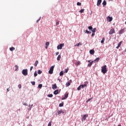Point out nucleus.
Masks as SVG:
<instances>
[{
	"label": "nucleus",
	"instance_id": "nucleus-1",
	"mask_svg": "<svg viewBox=\"0 0 126 126\" xmlns=\"http://www.w3.org/2000/svg\"><path fill=\"white\" fill-rule=\"evenodd\" d=\"M108 71V69H107V65H104L101 67V72L105 74Z\"/></svg>",
	"mask_w": 126,
	"mask_h": 126
},
{
	"label": "nucleus",
	"instance_id": "nucleus-2",
	"mask_svg": "<svg viewBox=\"0 0 126 126\" xmlns=\"http://www.w3.org/2000/svg\"><path fill=\"white\" fill-rule=\"evenodd\" d=\"M54 68H55V65L52 66L50 67V70L48 71L49 74H53L54 72Z\"/></svg>",
	"mask_w": 126,
	"mask_h": 126
},
{
	"label": "nucleus",
	"instance_id": "nucleus-3",
	"mask_svg": "<svg viewBox=\"0 0 126 126\" xmlns=\"http://www.w3.org/2000/svg\"><path fill=\"white\" fill-rule=\"evenodd\" d=\"M22 74H23V75H25V76H26V75H28V70H27V69H23L22 70Z\"/></svg>",
	"mask_w": 126,
	"mask_h": 126
},
{
	"label": "nucleus",
	"instance_id": "nucleus-4",
	"mask_svg": "<svg viewBox=\"0 0 126 126\" xmlns=\"http://www.w3.org/2000/svg\"><path fill=\"white\" fill-rule=\"evenodd\" d=\"M64 43H61L57 46V49L62 50V49H63V47H64Z\"/></svg>",
	"mask_w": 126,
	"mask_h": 126
},
{
	"label": "nucleus",
	"instance_id": "nucleus-5",
	"mask_svg": "<svg viewBox=\"0 0 126 126\" xmlns=\"http://www.w3.org/2000/svg\"><path fill=\"white\" fill-rule=\"evenodd\" d=\"M114 33H116V32H115V29L114 28L110 30V31L109 32V35H112V34H114Z\"/></svg>",
	"mask_w": 126,
	"mask_h": 126
},
{
	"label": "nucleus",
	"instance_id": "nucleus-6",
	"mask_svg": "<svg viewBox=\"0 0 126 126\" xmlns=\"http://www.w3.org/2000/svg\"><path fill=\"white\" fill-rule=\"evenodd\" d=\"M106 19H107V21H109V22H111L113 20V17H110V16H108L107 17Z\"/></svg>",
	"mask_w": 126,
	"mask_h": 126
},
{
	"label": "nucleus",
	"instance_id": "nucleus-7",
	"mask_svg": "<svg viewBox=\"0 0 126 126\" xmlns=\"http://www.w3.org/2000/svg\"><path fill=\"white\" fill-rule=\"evenodd\" d=\"M68 97V93H65L64 95V97L62 98V100H65Z\"/></svg>",
	"mask_w": 126,
	"mask_h": 126
},
{
	"label": "nucleus",
	"instance_id": "nucleus-8",
	"mask_svg": "<svg viewBox=\"0 0 126 126\" xmlns=\"http://www.w3.org/2000/svg\"><path fill=\"white\" fill-rule=\"evenodd\" d=\"M87 82H85V84L81 85V88H84V87H87Z\"/></svg>",
	"mask_w": 126,
	"mask_h": 126
},
{
	"label": "nucleus",
	"instance_id": "nucleus-9",
	"mask_svg": "<svg viewBox=\"0 0 126 126\" xmlns=\"http://www.w3.org/2000/svg\"><path fill=\"white\" fill-rule=\"evenodd\" d=\"M101 2H102V0H97V6H100V5H101Z\"/></svg>",
	"mask_w": 126,
	"mask_h": 126
},
{
	"label": "nucleus",
	"instance_id": "nucleus-10",
	"mask_svg": "<svg viewBox=\"0 0 126 126\" xmlns=\"http://www.w3.org/2000/svg\"><path fill=\"white\" fill-rule=\"evenodd\" d=\"M88 117V114H85L83 115V119L84 121H85L86 120V118Z\"/></svg>",
	"mask_w": 126,
	"mask_h": 126
},
{
	"label": "nucleus",
	"instance_id": "nucleus-11",
	"mask_svg": "<svg viewBox=\"0 0 126 126\" xmlns=\"http://www.w3.org/2000/svg\"><path fill=\"white\" fill-rule=\"evenodd\" d=\"M58 88V86H57V84H55L52 86V89L55 90Z\"/></svg>",
	"mask_w": 126,
	"mask_h": 126
},
{
	"label": "nucleus",
	"instance_id": "nucleus-12",
	"mask_svg": "<svg viewBox=\"0 0 126 126\" xmlns=\"http://www.w3.org/2000/svg\"><path fill=\"white\" fill-rule=\"evenodd\" d=\"M82 43L79 42L78 43L74 45V47H79V46H82Z\"/></svg>",
	"mask_w": 126,
	"mask_h": 126
},
{
	"label": "nucleus",
	"instance_id": "nucleus-13",
	"mask_svg": "<svg viewBox=\"0 0 126 126\" xmlns=\"http://www.w3.org/2000/svg\"><path fill=\"white\" fill-rule=\"evenodd\" d=\"M90 54H91V55H94V54H95V51H94V50H91L90 51Z\"/></svg>",
	"mask_w": 126,
	"mask_h": 126
},
{
	"label": "nucleus",
	"instance_id": "nucleus-14",
	"mask_svg": "<svg viewBox=\"0 0 126 126\" xmlns=\"http://www.w3.org/2000/svg\"><path fill=\"white\" fill-rule=\"evenodd\" d=\"M125 32V29H122L119 32V34H123Z\"/></svg>",
	"mask_w": 126,
	"mask_h": 126
},
{
	"label": "nucleus",
	"instance_id": "nucleus-15",
	"mask_svg": "<svg viewBox=\"0 0 126 126\" xmlns=\"http://www.w3.org/2000/svg\"><path fill=\"white\" fill-rule=\"evenodd\" d=\"M81 63L80 62V61H78L77 62L75 63V65L76 66H78L80 65V64Z\"/></svg>",
	"mask_w": 126,
	"mask_h": 126
},
{
	"label": "nucleus",
	"instance_id": "nucleus-16",
	"mask_svg": "<svg viewBox=\"0 0 126 126\" xmlns=\"http://www.w3.org/2000/svg\"><path fill=\"white\" fill-rule=\"evenodd\" d=\"M54 94L55 95H57L58 94H59V90H56L54 92Z\"/></svg>",
	"mask_w": 126,
	"mask_h": 126
},
{
	"label": "nucleus",
	"instance_id": "nucleus-17",
	"mask_svg": "<svg viewBox=\"0 0 126 126\" xmlns=\"http://www.w3.org/2000/svg\"><path fill=\"white\" fill-rule=\"evenodd\" d=\"M121 45H122V41H120L118 44V46L116 47V49H119L120 47H121Z\"/></svg>",
	"mask_w": 126,
	"mask_h": 126
},
{
	"label": "nucleus",
	"instance_id": "nucleus-18",
	"mask_svg": "<svg viewBox=\"0 0 126 126\" xmlns=\"http://www.w3.org/2000/svg\"><path fill=\"white\" fill-rule=\"evenodd\" d=\"M61 59H62V56H61V55H58L57 57V61H61Z\"/></svg>",
	"mask_w": 126,
	"mask_h": 126
},
{
	"label": "nucleus",
	"instance_id": "nucleus-19",
	"mask_svg": "<svg viewBox=\"0 0 126 126\" xmlns=\"http://www.w3.org/2000/svg\"><path fill=\"white\" fill-rule=\"evenodd\" d=\"M9 50L11 51H14V50H15V48L12 47L9 48Z\"/></svg>",
	"mask_w": 126,
	"mask_h": 126
},
{
	"label": "nucleus",
	"instance_id": "nucleus-20",
	"mask_svg": "<svg viewBox=\"0 0 126 126\" xmlns=\"http://www.w3.org/2000/svg\"><path fill=\"white\" fill-rule=\"evenodd\" d=\"M98 61H100V58H97L96 59L94 60V62H95V63H98Z\"/></svg>",
	"mask_w": 126,
	"mask_h": 126
},
{
	"label": "nucleus",
	"instance_id": "nucleus-21",
	"mask_svg": "<svg viewBox=\"0 0 126 126\" xmlns=\"http://www.w3.org/2000/svg\"><path fill=\"white\" fill-rule=\"evenodd\" d=\"M102 4L103 6H105L107 4V2H106V0H104L102 2Z\"/></svg>",
	"mask_w": 126,
	"mask_h": 126
},
{
	"label": "nucleus",
	"instance_id": "nucleus-22",
	"mask_svg": "<svg viewBox=\"0 0 126 126\" xmlns=\"http://www.w3.org/2000/svg\"><path fill=\"white\" fill-rule=\"evenodd\" d=\"M70 85V82H68L66 83V87H68Z\"/></svg>",
	"mask_w": 126,
	"mask_h": 126
},
{
	"label": "nucleus",
	"instance_id": "nucleus-23",
	"mask_svg": "<svg viewBox=\"0 0 126 126\" xmlns=\"http://www.w3.org/2000/svg\"><path fill=\"white\" fill-rule=\"evenodd\" d=\"M63 71H61L60 73V76H63Z\"/></svg>",
	"mask_w": 126,
	"mask_h": 126
},
{
	"label": "nucleus",
	"instance_id": "nucleus-24",
	"mask_svg": "<svg viewBox=\"0 0 126 126\" xmlns=\"http://www.w3.org/2000/svg\"><path fill=\"white\" fill-rule=\"evenodd\" d=\"M39 63V62L38 61H36L34 63V66H37V64Z\"/></svg>",
	"mask_w": 126,
	"mask_h": 126
},
{
	"label": "nucleus",
	"instance_id": "nucleus-25",
	"mask_svg": "<svg viewBox=\"0 0 126 126\" xmlns=\"http://www.w3.org/2000/svg\"><path fill=\"white\" fill-rule=\"evenodd\" d=\"M92 64H93V61H92L91 63H89L88 64V66H91V65H92Z\"/></svg>",
	"mask_w": 126,
	"mask_h": 126
},
{
	"label": "nucleus",
	"instance_id": "nucleus-26",
	"mask_svg": "<svg viewBox=\"0 0 126 126\" xmlns=\"http://www.w3.org/2000/svg\"><path fill=\"white\" fill-rule=\"evenodd\" d=\"M92 32L93 33H95L96 32V28L93 29V30H92Z\"/></svg>",
	"mask_w": 126,
	"mask_h": 126
},
{
	"label": "nucleus",
	"instance_id": "nucleus-27",
	"mask_svg": "<svg viewBox=\"0 0 126 126\" xmlns=\"http://www.w3.org/2000/svg\"><path fill=\"white\" fill-rule=\"evenodd\" d=\"M104 42H105V38H103L101 41V44H103V43H104Z\"/></svg>",
	"mask_w": 126,
	"mask_h": 126
},
{
	"label": "nucleus",
	"instance_id": "nucleus-28",
	"mask_svg": "<svg viewBox=\"0 0 126 126\" xmlns=\"http://www.w3.org/2000/svg\"><path fill=\"white\" fill-rule=\"evenodd\" d=\"M59 24H60V21H56V25L58 26Z\"/></svg>",
	"mask_w": 126,
	"mask_h": 126
},
{
	"label": "nucleus",
	"instance_id": "nucleus-29",
	"mask_svg": "<svg viewBox=\"0 0 126 126\" xmlns=\"http://www.w3.org/2000/svg\"><path fill=\"white\" fill-rule=\"evenodd\" d=\"M85 33H87V34H91V32H89V31H88L87 30H86Z\"/></svg>",
	"mask_w": 126,
	"mask_h": 126
},
{
	"label": "nucleus",
	"instance_id": "nucleus-30",
	"mask_svg": "<svg viewBox=\"0 0 126 126\" xmlns=\"http://www.w3.org/2000/svg\"><path fill=\"white\" fill-rule=\"evenodd\" d=\"M88 29L89 30H92V29H93V28L92 27V26H89L88 27Z\"/></svg>",
	"mask_w": 126,
	"mask_h": 126
},
{
	"label": "nucleus",
	"instance_id": "nucleus-31",
	"mask_svg": "<svg viewBox=\"0 0 126 126\" xmlns=\"http://www.w3.org/2000/svg\"><path fill=\"white\" fill-rule=\"evenodd\" d=\"M47 96L49 97V98H52V97H53V94H48Z\"/></svg>",
	"mask_w": 126,
	"mask_h": 126
},
{
	"label": "nucleus",
	"instance_id": "nucleus-32",
	"mask_svg": "<svg viewBox=\"0 0 126 126\" xmlns=\"http://www.w3.org/2000/svg\"><path fill=\"white\" fill-rule=\"evenodd\" d=\"M62 113H63V111L62 110H59L58 112V115H60V114H62Z\"/></svg>",
	"mask_w": 126,
	"mask_h": 126
},
{
	"label": "nucleus",
	"instance_id": "nucleus-33",
	"mask_svg": "<svg viewBox=\"0 0 126 126\" xmlns=\"http://www.w3.org/2000/svg\"><path fill=\"white\" fill-rule=\"evenodd\" d=\"M79 12H80V13H83V12H84V9H81Z\"/></svg>",
	"mask_w": 126,
	"mask_h": 126
},
{
	"label": "nucleus",
	"instance_id": "nucleus-34",
	"mask_svg": "<svg viewBox=\"0 0 126 126\" xmlns=\"http://www.w3.org/2000/svg\"><path fill=\"white\" fill-rule=\"evenodd\" d=\"M37 72L38 74H41V73H42V71H41L40 70H38Z\"/></svg>",
	"mask_w": 126,
	"mask_h": 126
},
{
	"label": "nucleus",
	"instance_id": "nucleus-35",
	"mask_svg": "<svg viewBox=\"0 0 126 126\" xmlns=\"http://www.w3.org/2000/svg\"><path fill=\"white\" fill-rule=\"evenodd\" d=\"M42 86H43V85H42V84H39V85H38V88H42Z\"/></svg>",
	"mask_w": 126,
	"mask_h": 126
},
{
	"label": "nucleus",
	"instance_id": "nucleus-36",
	"mask_svg": "<svg viewBox=\"0 0 126 126\" xmlns=\"http://www.w3.org/2000/svg\"><path fill=\"white\" fill-rule=\"evenodd\" d=\"M81 86L80 85L78 88H77V90L79 91L80 89H81Z\"/></svg>",
	"mask_w": 126,
	"mask_h": 126
},
{
	"label": "nucleus",
	"instance_id": "nucleus-37",
	"mask_svg": "<svg viewBox=\"0 0 126 126\" xmlns=\"http://www.w3.org/2000/svg\"><path fill=\"white\" fill-rule=\"evenodd\" d=\"M37 75H38V74L36 72V71L34 72V77H36V76H37Z\"/></svg>",
	"mask_w": 126,
	"mask_h": 126
},
{
	"label": "nucleus",
	"instance_id": "nucleus-38",
	"mask_svg": "<svg viewBox=\"0 0 126 126\" xmlns=\"http://www.w3.org/2000/svg\"><path fill=\"white\" fill-rule=\"evenodd\" d=\"M48 126H52V122H51V121H50V122L49 123V124H48Z\"/></svg>",
	"mask_w": 126,
	"mask_h": 126
},
{
	"label": "nucleus",
	"instance_id": "nucleus-39",
	"mask_svg": "<svg viewBox=\"0 0 126 126\" xmlns=\"http://www.w3.org/2000/svg\"><path fill=\"white\" fill-rule=\"evenodd\" d=\"M15 70L17 71V69H18V65H15Z\"/></svg>",
	"mask_w": 126,
	"mask_h": 126
},
{
	"label": "nucleus",
	"instance_id": "nucleus-40",
	"mask_svg": "<svg viewBox=\"0 0 126 126\" xmlns=\"http://www.w3.org/2000/svg\"><path fill=\"white\" fill-rule=\"evenodd\" d=\"M92 99V98H89V99H88L86 101V102H87V103H88V102L91 101Z\"/></svg>",
	"mask_w": 126,
	"mask_h": 126
},
{
	"label": "nucleus",
	"instance_id": "nucleus-41",
	"mask_svg": "<svg viewBox=\"0 0 126 126\" xmlns=\"http://www.w3.org/2000/svg\"><path fill=\"white\" fill-rule=\"evenodd\" d=\"M31 83L32 84V85H35V82L34 81L31 82Z\"/></svg>",
	"mask_w": 126,
	"mask_h": 126
},
{
	"label": "nucleus",
	"instance_id": "nucleus-42",
	"mask_svg": "<svg viewBox=\"0 0 126 126\" xmlns=\"http://www.w3.org/2000/svg\"><path fill=\"white\" fill-rule=\"evenodd\" d=\"M63 103H60L59 104V107H63Z\"/></svg>",
	"mask_w": 126,
	"mask_h": 126
},
{
	"label": "nucleus",
	"instance_id": "nucleus-43",
	"mask_svg": "<svg viewBox=\"0 0 126 126\" xmlns=\"http://www.w3.org/2000/svg\"><path fill=\"white\" fill-rule=\"evenodd\" d=\"M77 5H79V6L81 5V3H80V2H78L77 3Z\"/></svg>",
	"mask_w": 126,
	"mask_h": 126
},
{
	"label": "nucleus",
	"instance_id": "nucleus-44",
	"mask_svg": "<svg viewBox=\"0 0 126 126\" xmlns=\"http://www.w3.org/2000/svg\"><path fill=\"white\" fill-rule=\"evenodd\" d=\"M49 45H50V42H47L46 43V46H49Z\"/></svg>",
	"mask_w": 126,
	"mask_h": 126
},
{
	"label": "nucleus",
	"instance_id": "nucleus-45",
	"mask_svg": "<svg viewBox=\"0 0 126 126\" xmlns=\"http://www.w3.org/2000/svg\"><path fill=\"white\" fill-rule=\"evenodd\" d=\"M68 71V69H66L65 70V73H67V72Z\"/></svg>",
	"mask_w": 126,
	"mask_h": 126
},
{
	"label": "nucleus",
	"instance_id": "nucleus-46",
	"mask_svg": "<svg viewBox=\"0 0 126 126\" xmlns=\"http://www.w3.org/2000/svg\"><path fill=\"white\" fill-rule=\"evenodd\" d=\"M41 19V18H40L39 19H38L37 21H36V23H38L39 22V21H40V20Z\"/></svg>",
	"mask_w": 126,
	"mask_h": 126
},
{
	"label": "nucleus",
	"instance_id": "nucleus-47",
	"mask_svg": "<svg viewBox=\"0 0 126 126\" xmlns=\"http://www.w3.org/2000/svg\"><path fill=\"white\" fill-rule=\"evenodd\" d=\"M93 36H95V32H93L92 34V36L93 37Z\"/></svg>",
	"mask_w": 126,
	"mask_h": 126
},
{
	"label": "nucleus",
	"instance_id": "nucleus-48",
	"mask_svg": "<svg viewBox=\"0 0 126 126\" xmlns=\"http://www.w3.org/2000/svg\"><path fill=\"white\" fill-rule=\"evenodd\" d=\"M18 88H19V89L21 88V85H18Z\"/></svg>",
	"mask_w": 126,
	"mask_h": 126
},
{
	"label": "nucleus",
	"instance_id": "nucleus-49",
	"mask_svg": "<svg viewBox=\"0 0 126 126\" xmlns=\"http://www.w3.org/2000/svg\"><path fill=\"white\" fill-rule=\"evenodd\" d=\"M33 66H31V68H30V71H31L32 70V69H33Z\"/></svg>",
	"mask_w": 126,
	"mask_h": 126
},
{
	"label": "nucleus",
	"instance_id": "nucleus-50",
	"mask_svg": "<svg viewBox=\"0 0 126 126\" xmlns=\"http://www.w3.org/2000/svg\"><path fill=\"white\" fill-rule=\"evenodd\" d=\"M32 106H33V105H32V106H30V105L29 106V107L30 108V110H31V108H32Z\"/></svg>",
	"mask_w": 126,
	"mask_h": 126
},
{
	"label": "nucleus",
	"instance_id": "nucleus-51",
	"mask_svg": "<svg viewBox=\"0 0 126 126\" xmlns=\"http://www.w3.org/2000/svg\"><path fill=\"white\" fill-rule=\"evenodd\" d=\"M59 54H60V52H58L56 53V56H58V55H59Z\"/></svg>",
	"mask_w": 126,
	"mask_h": 126
},
{
	"label": "nucleus",
	"instance_id": "nucleus-52",
	"mask_svg": "<svg viewBox=\"0 0 126 126\" xmlns=\"http://www.w3.org/2000/svg\"><path fill=\"white\" fill-rule=\"evenodd\" d=\"M7 92H8L9 91V89H7Z\"/></svg>",
	"mask_w": 126,
	"mask_h": 126
},
{
	"label": "nucleus",
	"instance_id": "nucleus-53",
	"mask_svg": "<svg viewBox=\"0 0 126 126\" xmlns=\"http://www.w3.org/2000/svg\"><path fill=\"white\" fill-rule=\"evenodd\" d=\"M24 105H25V106H27V103H24Z\"/></svg>",
	"mask_w": 126,
	"mask_h": 126
},
{
	"label": "nucleus",
	"instance_id": "nucleus-54",
	"mask_svg": "<svg viewBox=\"0 0 126 126\" xmlns=\"http://www.w3.org/2000/svg\"><path fill=\"white\" fill-rule=\"evenodd\" d=\"M88 63H91V62H90V60H89V61H88Z\"/></svg>",
	"mask_w": 126,
	"mask_h": 126
},
{
	"label": "nucleus",
	"instance_id": "nucleus-55",
	"mask_svg": "<svg viewBox=\"0 0 126 126\" xmlns=\"http://www.w3.org/2000/svg\"><path fill=\"white\" fill-rule=\"evenodd\" d=\"M110 0V1H113V0Z\"/></svg>",
	"mask_w": 126,
	"mask_h": 126
},
{
	"label": "nucleus",
	"instance_id": "nucleus-56",
	"mask_svg": "<svg viewBox=\"0 0 126 126\" xmlns=\"http://www.w3.org/2000/svg\"><path fill=\"white\" fill-rule=\"evenodd\" d=\"M118 126H121V125H118Z\"/></svg>",
	"mask_w": 126,
	"mask_h": 126
},
{
	"label": "nucleus",
	"instance_id": "nucleus-57",
	"mask_svg": "<svg viewBox=\"0 0 126 126\" xmlns=\"http://www.w3.org/2000/svg\"><path fill=\"white\" fill-rule=\"evenodd\" d=\"M46 49H47V46H46Z\"/></svg>",
	"mask_w": 126,
	"mask_h": 126
}]
</instances>
